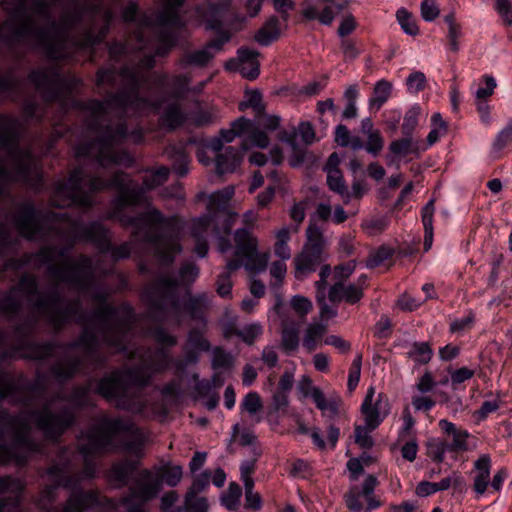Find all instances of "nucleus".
I'll list each match as a JSON object with an SVG mask.
<instances>
[{
    "mask_svg": "<svg viewBox=\"0 0 512 512\" xmlns=\"http://www.w3.org/2000/svg\"><path fill=\"white\" fill-rule=\"evenodd\" d=\"M510 143H512V118L496 135L493 141V150L500 151Z\"/></svg>",
    "mask_w": 512,
    "mask_h": 512,
    "instance_id": "48",
    "label": "nucleus"
},
{
    "mask_svg": "<svg viewBox=\"0 0 512 512\" xmlns=\"http://www.w3.org/2000/svg\"><path fill=\"white\" fill-rule=\"evenodd\" d=\"M241 161L240 152L233 147H228L216 156V171L220 175L231 173L240 165Z\"/></svg>",
    "mask_w": 512,
    "mask_h": 512,
    "instance_id": "26",
    "label": "nucleus"
},
{
    "mask_svg": "<svg viewBox=\"0 0 512 512\" xmlns=\"http://www.w3.org/2000/svg\"><path fill=\"white\" fill-rule=\"evenodd\" d=\"M236 317L230 323H226L223 327V335L225 338H230L237 335L247 345H252L263 333V327L258 322H253L245 325L239 330L234 328Z\"/></svg>",
    "mask_w": 512,
    "mask_h": 512,
    "instance_id": "22",
    "label": "nucleus"
},
{
    "mask_svg": "<svg viewBox=\"0 0 512 512\" xmlns=\"http://www.w3.org/2000/svg\"><path fill=\"white\" fill-rule=\"evenodd\" d=\"M280 34L278 19L271 17L255 34V41L262 46H268L275 41Z\"/></svg>",
    "mask_w": 512,
    "mask_h": 512,
    "instance_id": "31",
    "label": "nucleus"
},
{
    "mask_svg": "<svg viewBox=\"0 0 512 512\" xmlns=\"http://www.w3.org/2000/svg\"><path fill=\"white\" fill-rule=\"evenodd\" d=\"M326 332V324L322 322H311L304 330L303 347L307 351H313L321 343Z\"/></svg>",
    "mask_w": 512,
    "mask_h": 512,
    "instance_id": "29",
    "label": "nucleus"
},
{
    "mask_svg": "<svg viewBox=\"0 0 512 512\" xmlns=\"http://www.w3.org/2000/svg\"><path fill=\"white\" fill-rule=\"evenodd\" d=\"M247 108L253 109L256 115L263 112L264 104L262 95L258 90H248L245 92L244 100L239 104V109L245 110Z\"/></svg>",
    "mask_w": 512,
    "mask_h": 512,
    "instance_id": "40",
    "label": "nucleus"
},
{
    "mask_svg": "<svg viewBox=\"0 0 512 512\" xmlns=\"http://www.w3.org/2000/svg\"><path fill=\"white\" fill-rule=\"evenodd\" d=\"M447 131L448 125L447 122L443 120L442 115L439 112L434 113L431 116V130L428 133L426 146L423 148V150L437 143L443 136L446 135Z\"/></svg>",
    "mask_w": 512,
    "mask_h": 512,
    "instance_id": "32",
    "label": "nucleus"
},
{
    "mask_svg": "<svg viewBox=\"0 0 512 512\" xmlns=\"http://www.w3.org/2000/svg\"><path fill=\"white\" fill-rule=\"evenodd\" d=\"M232 0H205V5L196 7V15L198 21L195 22L199 26L205 23V29L214 31L217 34L216 39L207 43L203 48L198 49L186 55L184 62L193 66L207 65L218 53L223 50V46L228 43L232 35L243 29L246 18L237 16L223 29L220 20L222 13L230 6Z\"/></svg>",
    "mask_w": 512,
    "mask_h": 512,
    "instance_id": "3",
    "label": "nucleus"
},
{
    "mask_svg": "<svg viewBox=\"0 0 512 512\" xmlns=\"http://www.w3.org/2000/svg\"><path fill=\"white\" fill-rule=\"evenodd\" d=\"M463 484V477L459 472H452L449 476L443 478L439 482L422 481L416 487V494L419 497H427L438 491H444L451 486H460Z\"/></svg>",
    "mask_w": 512,
    "mask_h": 512,
    "instance_id": "21",
    "label": "nucleus"
},
{
    "mask_svg": "<svg viewBox=\"0 0 512 512\" xmlns=\"http://www.w3.org/2000/svg\"><path fill=\"white\" fill-rule=\"evenodd\" d=\"M440 429L452 437L451 447L454 451H466L468 449L467 440L470 436L465 429H459L456 425L446 419H441L438 423Z\"/></svg>",
    "mask_w": 512,
    "mask_h": 512,
    "instance_id": "25",
    "label": "nucleus"
},
{
    "mask_svg": "<svg viewBox=\"0 0 512 512\" xmlns=\"http://www.w3.org/2000/svg\"><path fill=\"white\" fill-rule=\"evenodd\" d=\"M125 136V129L120 127L115 133L103 140L91 143L87 147L78 146L76 148V155L78 157H96L97 162L102 167H109L113 164L126 165L131 159L126 152L121 151L118 147L119 141Z\"/></svg>",
    "mask_w": 512,
    "mask_h": 512,
    "instance_id": "10",
    "label": "nucleus"
},
{
    "mask_svg": "<svg viewBox=\"0 0 512 512\" xmlns=\"http://www.w3.org/2000/svg\"><path fill=\"white\" fill-rule=\"evenodd\" d=\"M491 467L492 459L489 454H481L473 463L471 475L477 498L483 496L489 489Z\"/></svg>",
    "mask_w": 512,
    "mask_h": 512,
    "instance_id": "17",
    "label": "nucleus"
},
{
    "mask_svg": "<svg viewBox=\"0 0 512 512\" xmlns=\"http://www.w3.org/2000/svg\"><path fill=\"white\" fill-rule=\"evenodd\" d=\"M163 10L156 18V25L162 30L160 41L167 47L174 45L176 39L172 32L184 27L188 21L180 15L185 0H159Z\"/></svg>",
    "mask_w": 512,
    "mask_h": 512,
    "instance_id": "11",
    "label": "nucleus"
},
{
    "mask_svg": "<svg viewBox=\"0 0 512 512\" xmlns=\"http://www.w3.org/2000/svg\"><path fill=\"white\" fill-rule=\"evenodd\" d=\"M389 151L395 157H405L409 154L418 153L419 149L412 136H404L402 139L392 141L389 145Z\"/></svg>",
    "mask_w": 512,
    "mask_h": 512,
    "instance_id": "34",
    "label": "nucleus"
},
{
    "mask_svg": "<svg viewBox=\"0 0 512 512\" xmlns=\"http://www.w3.org/2000/svg\"><path fill=\"white\" fill-rule=\"evenodd\" d=\"M298 137H300L304 145L312 144L315 141V132L312 124L301 122L297 129H293L291 132H282L280 135V140L287 144L294 152V155L289 159V164L292 167H299L304 160V151L296 142Z\"/></svg>",
    "mask_w": 512,
    "mask_h": 512,
    "instance_id": "13",
    "label": "nucleus"
},
{
    "mask_svg": "<svg viewBox=\"0 0 512 512\" xmlns=\"http://www.w3.org/2000/svg\"><path fill=\"white\" fill-rule=\"evenodd\" d=\"M420 13L426 22H432L438 18L440 9L436 0H423L420 4Z\"/></svg>",
    "mask_w": 512,
    "mask_h": 512,
    "instance_id": "51",
    "label": "nucleus"
},
{
    "mask_svg": "<svg viewBox=\"0 0 512 512\" xmlns=\"http://www.w3.org/2000/svg\"><path fill=\"white\" fill-rule=\"evenodd\" d=\"M396 18L402 30L410 36H416L419 33V28L412 17V15L404 8H401L396 13Z\"/></svg>",
    "mask_w": 512,
    "mask_h": 512,
    "instance_id": "43",
    "label": "nucleus"
},
{
    "mask_svg": "<svg viewBox=\"0 0 512 512\" xmlns=\"http://www.w3.org/2000/svg\"><path fill=\"white\" fill-rule=\"evenodd\" d=\"M156 109L163 108L161 115L162 124L168 128L174 129L180 126L186 119V115L181 111L179 104L173 99L171 101H163L161 103H152Z\"/></svg>",
    "mask_w": 512,
    "mask_h": 512,
    "instance_id": "23",
    "label": "nucleus"
},
{
    "mask_svg": "<svg viewBox=\"0 0 512 512\" xmlns=\"http://www.w3.org/2000/svg\"><path fill=\"white\" fill-rule=\"evenodd\" d=\"M241 496V487L237 483L232 482L229 484L226 493L221 497V503L228 510H234L238 506Z\"/></svg>",
    "mask_w": 512,
    "mask_h": 512,
    "instance_id": "42",
    "label": "nucleus"
},
{
    "mask_svg": "<svg viewBox=\"0 0 512 512\" xmlns=\"http://www.w3.org/2000/svg\"><path fill=\"white\" fill-rule=\"evenodd\" d=\"M290 306L300 317L306 316L312 310V302L302 295H294Z\"/></svg>",
    "mask_w": 512,
    "mask_h": 512,
    "instance_id": "54",
    "label": "nucleus"
},
{
    "mask_svg": "<svg viewBox=\"0 0 512 512\" xmlns=\"http://www.w3.org/2000/svg\"><path fill=\"white\" fill-rule=\"evenodd\" d=\"M376 428H371L365 422L364 425L355 427V442L364 449H369L374 445V441L370 433Z\"/></svg>",
    "mask_w": 512,
    "mask_h": 512,
    "instance_id": "47",
    "label": "nucleus"
},
{
    "mask_svg": "<svg viewBox=\"0 0 512 512\" xmlns=\"http://www.w3.org/2000/svg\"><path fill=\"white\" fill-rule=\"evenodd\" d=\"M160 367L143 365L134 370L116 371L111 376L103 378L98 385V392L109 401H115L116 405L135 411H141V407L125 400L126 396L133 393L136 388L146 385L152 372L160 370Z\"/></svg>",
    "mask_w": 512,
    "mask_h": 512,
    "instance_id": "7",
    "label": "nucleus"
},
{
    "mask_svg": "<svg viewBox=\"0 0 512 512\" xmlns=\"http://www.w3.org/2000/svg\"><path fill=\"white\" fill-rule=\"evenodd\" d=\"M324 259L325 256L302 247L293 260L295 277L303 279L308 274L314 272Z\"/></svg>",
    "mask_w": 512,
    "mask_h": 512,
    "instance_id": "20",
    "label": "nucleus"
},
{
    "mask_svg": "<svg viewBox=\"0 0 512 512\" xmlns=\"http://www.w3.org/2000/svg\"><path fill=\"white\" fill-rule=\"evenodd\" d=\"M240 407L250 415L256 414L262 407L260 396L257 392H249L244 397Z\"/></svg>",
    "mask_w": 512,
    "mask_h": 512,
    "instance_id": "52",
    "label": "nucleus"
},
{
    "mask_svg": "<svg viewBox=\"0 0 512 512\" xmlns=\"http://www.w3.org/2000/svg\"><path fill=\"white\" fill-rule=\"evenodd\" d=\"M199 275V269L194 264L184 265L179 273V280L176 285H186L193 282Z\"/></svg>",
    "mask_w": 512,
    "mask_h": 512,
    "instance_id": "59",
    "label": "nucleus"
},
{
    "mask_svg": "<svg viewBox=\"0 0 512 512\" xmlns=\"http://www.w3.org/2000/svg\"><path fill=\"white\" fill-rule=\"evenodd\" d=\"M219 118V112L218 110L214 108H209L206 110H201L197 112L194 116L192 121L197 126H203L208 125L213 122H215Z\"/></svg>",
    "mask_w": 512,
    "mask_h": 512,
    "instance_id": "56",
    "label": "nucleus"
},
{
    "mask_svg": "<svg viewBox=\"0 0 512 512\" xmlns=\"http://www.w3.org/2000/svg\"><path fill=\"white\" fill-rule=\"evenodd\" d=\"M210 483V472L204 471L200 474H197L194 478L192 486L188 490V492H193V494H200L204 491Z\"/></svg>",
    "mask_w": 512,
    "mask_h": 512,
    "instance_id": "61",
    "label": "nucleus"
},
{
    "mask_svg": "<svg viewBox=\"0 0 512 512\" xmlns=\"http://www.w3.org/2000/svg\"><path fill=\"white\" fill-rule=\"evenodd\" d=\"M182 467L159 466L153 470L141 471L130 494L124 498L125 505L129 512H147L148 502L155 498L162 489L163 483L168 486H176L182 478Z\"/></svg>",
    "mask_w": 512,
    "mask_h": 512,
    "instance_id": "5",
    "label": "nucleus"
},
{
    "mask_svg": "<svg viewBox=\"0 0 512 512\" xmlns=\"http://www.w3.org/2000/svg\"><path fill=\"white\" fill-rule=\"evenodd\" d=\"M494 8L505 24H512V3L510 0H495Z\"/></svg>",
    "mask_w": 512,
    "mask_h": 512,
    "instance_id": "58",
    "label": "nucleus"
},
{
    "mask_svg": "<svg viewBox=\"0 0 512 512\" xmlns=\"http://www.w3.org/2000/svg\"><path fill=\"white\" fill-rule=\"evenodd\" d=\"M18 230L24 237L34 240L38 238V219L34 214H26L17 222Z\"/></svg>",
    "mask_w": 512,
    "mask_h": 512,
    "instance_id": "38",
    "label": "nucleus"
},
{
    "mask_svg": "<svg viewBox=\"0 0 512 512\" xmlns=\"http://www.w3.org/2000/svg\"><path fill=\"white\" fill-rule=\"evenodd\" d=\"M258 52L255 50L240 48L236 59L226 62L225 68L229 71H239L240 74L250 80L259 75Z\"/></svg>",
    "mask_w": 512,
    "mask_h": 512,
    "instance_id": "16",
    "label": "nucleus"
},
{
    "mask_svg": "<svg viewBox=\"0 0 512 512\" xmlns=\"http://www.w3.org/2000/svg\"><path fill=\"white\" fill-rule=\"evenodd\" d=\"M289 259H282L278 258L277 260L273 261L269 266V273L271 278L273 279L271 285L274 287H279L286 275H287V265L286 261Z\"/></svg>",
    "mask_w": 512,
    "mask_h": 512,
    "instance_id": "45",
    "label": "nucleus"
},
{
    "mask_svg": "<svg viewBox=\"0 0 512 512\" xmlns=\"http://www.w3.org/2000/svg\"><path fill=\"white\" fill-rule=\"evenodd\" d=\"M73 414L69 410H64L59 414H52L45 410L33 415L32 420L47 437L55 438L60 435L73 422Z\"/></svg>",
    "mask_w": 512,
    "mask_h": 512,
    "instance_id": "14",
    "label": "nucleus"
},
{
    "mask_svg": "<svg viewBox=\"0 0 512 512\" xmlns=\"http://www.w3.org/2000/svg\"><path fill=\"white\" fill-rule=\"evenodd\" d=\"M434 200H430L422 209V223L424 227V249L428 251L433 243V215Z\"/></svg>",
    "mask_w": 512,
    "mask_h": 512,
    "instance_id": "33",
    "label": "nucleus"
},
{
    "mask_svg": "<svg viewBox=\"0 0 512 512\" xmlns=\"http://www.w3.org/2000/svg\"><path fill=\"white\" fill-rule=\"evenodd\" d=\"M189 80L186 77H163L160 80L162 86L169 87L176 95L186 91Z\"/></svg>",
    "mask_w": 512,
    "mask_h": 512,
    "instance_id": "53",
    "label": "nucleus"
},
{
    "mask_svg": "<svg viewBox=\"0 0 512 512\" xmlns=\"http://www.w3.org/2000/svg\"><path fill=\"white\" fill-rule=\"evenodd\" d=\"M340 161V157L337 153H332L329 156L325 166L327 184L331 191L339 194L341 198H347L348 187L345 183L342 172L338 168Z\"/></svg>",
    "mask_w": 512,
    "mask_h": 512,
    "instance_id": "19",
    "label": "nucleus"
},
{
    "mask_svg": "<svg viewBox=\"0 0 512 512\" xmlns=\"http://www.w3.org/2000/svg\"><path fill=\"white\" fill-rule=\"evenodd\" d=\"M281 345L285 352L291 353L299 347V328L296 323L283 326Z\"/></svg>",
    "mask_w": 512,
    "mask_h": 512,
    "instance_id": "35",
    "label": "nucleus"
},
{
    "mask_svg": "<svg viewBox=\"0 0 512 512\" xmlns=\"http://www.w3.org/2000/svg\"><path fill=\"white\" fill-rule=\"evenodd\" d=\"M499 407L500 403L498 400L484 401L479 410L474 413V416L478 421H483L489 414L497 411Z\"/></svg>",
    "mask_w": 512,
    "mask_h": 512,
    "instance_id": "63",
    "label": "nucleus"
},
{
    "mask_svg": "<svg viewBox=\"0 0 512 512\" xmlns=\"http://www.w3.org/2000/svg\"><path fill=\"white\" fill-rule=\"evenodd\" d=\"M235 250L234 259L226 264V271L217 279V293L222 298L231 295L232 282L230 273L244 267L252 275H257L266 270L270 254L259 251V241L248 229H237L234 233Z\"/></svg>",
    "mask_w": 512,
    "mask_h": 512,
    "instance_id": "4",
    "label": "nucleus"
},
{
    "mask_svg": "<svg viewBox=\"0 0 512 512\" xmlns=\"http://www.w3.org/2000/svg\"><path fill=\"white\" fill-rule=\"evenodd\" d=\"M298 232L297 226H282L274 231L275 243L273 245L274 255L277 258L290 259L292 255L289 242L291 236Z\"/></svg>",
    "mask_w": 512,
    "mask_h": 512,
    "instance_id": "24",
    "label": "nucleus"
},
{
    "mask_svg": "<svg viewBox=\"0 0 512 512\" xmlns=\"http://www.w3.org/2000/svg\"><path fill=\"white\" fill-rule=\"evenodd\" d=\"M212 362L214 367H229L233 363V357L222 349H215Z\"/></svg>",
    "mask_w": 512,
    "mask_h": 512,
    "instance_id": "64",
    "label": "nucleus"
},
{
    "mask_svg": "<svg viewBox=\"0 0 512 512\" xmlns=\"http://www.w3.org/2000/svg\"><path fill=\"white\" fill-rule=\"evenodd\" d=\"M393 85L391 82L381 79L377 81L373 88V94L369 99L370 109L379 110L390 98Z\"/></svg>",
    "mask_w": 512,
    "mask_h": 512,
    "instance_id": "30",
    "label": "nucleus"
},
{
    "mask_svg": "<svg viewBox=\"0 0 512 512\" xmlns=\"http://www.w3.org/2000/svg\"><path fill=\"white\" fill-rule=\"evenodd\" d=\"M334 0H304L303 16L308 20H319L324 25H330L335 16L333 9Z\"/></svg>",
    "mask_w": 512,
    "mask_h": 512,
    "instance_id": "18",
    "label": "nucleus"
},
{
    "mask_svg": "<svg viewBox=\"0 0 512 512\" xmlns=\"http://www.w3.org/2000/svg\"><path fill=\"white\" fill-rule=\"evenodd\" d=\"M255 470V460H245L240 466V476L244 486H254L252 474Z\"/></svg>",
    "mask_w": 512,
    "mask_h": 512,
    "instance_id": "60",
    "label": "nucleus"
},
{
    "mask_svg": "<svg viewBox=\"0 0 512 512\" xmlns=\"http://www.w3.org/2000/svg\"><path fill=\"white\" fill-rule=\"evenodd\" d=\"M135 468L134 463L131 462L115 463L108 473L109 483L114 487L126 485Z\"/></svg>",
    "mask_w": 512,
    "mask_h": 512,
    "instance_id": "28",
    "label": "nucleus"
},
{
    "mask_svg": "<svg viewBox=\"0 0 512 512\" xmlns=\"http://www.w3.org/2000/svg\"><path fill=\"white\" fill-rule=\"evenodd\" d=\"M185 509L187 512H208V500L199 494L187 492L185 496Z\"/></svg>",
    "mask_w": 512,
    "mask_h": 512,
    "instance_id": "44",
    "label": "nucleus"
},
{
    "mask_svg": "<svg viewBox=\"0 0 512 512\" xmlns=\"http://www.w3.org/2000/svg\"><path fill=\"white\" fill-rule=\"evenodd\" d=\"M367 277L359 276L356 283H346L345 281H336L328 291V298L331 302L345 301L350 304L357 303L363 296V286Z\"/></svg>",
    "mask_w": 512,
    "mask_h": 512,
    "instance_id": "15",
    "label": "nucleus"
},
{
    "mask_svg": "<svg viewBox=\"0 0 512 512\" xmlns=\"http://www.w3.org/2000/svg\"><path fill=\"white\" fill-rule=\"evenodd\" d=\"M389 412L388 398L382 393L376 395L374 387H369L361 405L364 422L371 428H377Z\"/></svg>",
    "mask_w": 512,
    "mask_h": 512,
    "instance_id": "12",
    "label": "nucleus"
},
{
    "mask_svg": "<svg viewBox=\"0 0 512 512\" xmlns=\"http://www.w3.org/2000/svg\"><path fill=\"white\" fill-rule=\"evenodd\" d=\"M427 448L429 456L436 462H442L448 451H454L449 443L441 439H431Z\"/></svg>",
    "mask_w": 512,
    "mask_h": 512,
    "instance_id": "41",
    "label": "nucleus"
},
{
    "mask_svg": "<svg viewBox=\"0 0 512 512\" xmlns=\"http://www.w3.org/2000/svg\"><path fill=\"white\" fill-rule=\"evenodd\" d=\"M326 246L327 239L324 237L321 228L310 223L306 229V241L303 248L325 256Z\"/></svg>",
    "mask_w": 512,
    "mask_h": 512,
    "instance_id": "27",
    "label": "nucleus"
},
{
    "mask_svg": "<svg viewBox=\"0 0 512 512\" xmlns=\"http://www.w3.org/2000/svg\"><path fill=\"white\" fill-rule=\"evenodd\" d=\"M234 192L233 186L213 192L208 198V213L192 220L191 235L196 242L195 252L200 258L208 253L207 238L212 231L218 238L220 252H226L230 248V243L224 235L230 234L238 218V214L226 211Z\"/></svg>",
    "mask_w": 512,
    "mask_h": 512,
    "instance_id": "2",
    "label": "nucleus"
},
{
    "mask_svg": "<svg viewBox=\"0 0 512 512\" xmlns=\"http://www.w3.org/2000/svg\"><path fill=\"white\" fill-rule=\"evenodd\" d=\"M361 367H362V356L357 355L352 362V365H351V368L349 371V375H348L347 386L350 391H353L360 381Z\"/></svg>",
    "mask_w": 512,
    "mask_h": 512,
    "instance_id": "55",
    "label": "nucleus"
},
{
    "mask_svg": "<svg viewBox=\"0 0 512 512\" xmlns=\"http://www.w3.org/2000/svg\"><path fill=\"white\" fill-rule=\"evenodd\" d=\"M426 86L425 74L421 71H414L406 79V87L409 93L417 94Z\"/></svg>",
    "mask_w": 512,
    "mask_h": 512,
    "instance_id": "50",
    "label": "nucleus"
},
{
    "mask_svg": "<svg viewBox=\"0 0 512 512\" xmlns=\"http://www.w3.org/2000/svg\"><path fill=\"white\" fill-rule=\"evenodd\" d=\"M311 398L313 399L316 407L322 412L329 411L335 414L338 410V401L336 399L327 400L319 388L314 390Z\"/></svg>",
    "mask_w": 512,
    "mask_h": 512,
    "instance_id": "46",
    "label": "nucleus"
},
{
    "mask_svg": "<svg viewBox=\"0 0 512 512\" xmlns=\"http://www.w3.org/2000/svg\"><path fill=\"white\" fill-rule=\"evenodd\" d=\"M169 169H159L146 174L143 186L134 188L130 180L121 173L114 172L109 182H102L95 177L84 174L82 169L74 170L67 182L57 188L56 195L66 197L69 203L86 205L87 201L82 192L96 191L104 187H116L121 190L117 200L121 208L132 207L140 211L134 218L122 219L125 225L132 226L137 236H143L154 249L156 256L162 264H169L181 253L180 233L182 225L177 216L165 217L160 211L151 207L147 190L161 185L166 181Z\"/></svg>",
    "mask_w": 512,
    "mask_h": 512,
    "instance_id": "1",
    "label": "nucleus"
},
{
    "mask_svg": "<svg viewBox=\"0 0 512 512\" xmlns=\"http://www.w3.org/2000/svg\"><path fill=\"white\" fill-rule=\"evenodd\" d=\"M138 429L129 421L104 418L100 423L81 435V454L87 458L90 454L108 450L117 439L132 437L139 439Z\"/></svg>",
    "mask_w": 512,
    "mask_h": 512,
    "instance_id": "8",
    "label": "nucleus"
},
{
    "mask_svg": "<svg viewBox=\"0 0 512 512\" xmlns=\"http://www.w3.org/2000/svg\"><path fill=\"white\" fill-rule=\"evenodd\" d=\"M432 355L433 350L427 342H415L410 346L407 352V357L417 364L428 363Z\"/></svg>",
    "mask_w": 512,
    "mask_h": 512,
    "instance_id": "36",
    "label": "nucleus"
},
{
    "mask_svg": "<svg viewBox=\"0 0 512 512\" xmlns=\"http://www.w3.org/2000/svg\"><path fill=\"white\" fill-rule=\"evenodd\" d=\"M90 2L93 5L99 6V0H90ZM113 17V12L110 9L103 7H94L91 9L75 8L73 11H66L62 15L60 22L57 25L53 24L47 31V35L55 41L63 43L67 41L70 31L76 28L81 21L87 18H92L94 21H101L102 27L97 34H94L92 30H89L84 39L74 43L78 49H85L93 46L97 42H100L104 38Z\"/></svg>",
    "mask_w": 512,
    "mask_h": 512,
    "instance_id": "6",
    "label": "nucleus"
},
{
    "mask_svg": "<svg viewBox=\"0 0 512 512\" xmlns=\"http://www.w3.org/2000/svg\"><path fill=\"white\" fill-rule=\"evenodd\" d=\"M330 273L331 269L329 265H324L321 267L319 272L320 280L316 282V299L318 303H322L324 301L326 279L328 278Z\"/></svg>",
    "mask_w": 512,
    "mask_h": 512,
    "instance_id": "62",
    "label": "nucleus"
},
{
    "mask_svg": "<svg viewBox=\"0 0 512 512\" xmlns=\"http://www.w3.org/2000/svg\"><path fill=\"white\" fill-rule=\"evenodd\" d=\"M366 136H367V142L365 145L366 151L372 155H377L383 149V146H384V141H383L380 131L376 130Z\"/></svg>",
    "mask_w": 512,
    "mask_h": 512,
    "instance_id": "57",
    "label": "nucleus"
},
{
    "mask_svg": "<svg viewBox=\"0 0 512 512\" xmlns=\"http://www.w3.org/2000/svg\"><path fill=\"white\" fill-rule=\"evenodd\" d=\"M390 219L386 215H375L362 222V228L366 234L375 236L387 229Z\"/></svg>",
    "mask_w": 512,
    "mask_h": 512,
    "instance_id": "37",
    "label": "nucleus"
},
{
    "mask_svg": "<svg viewBox=\"0 0 512 512\" xmlns=\"http://www.w3.org/2000/svg\"><path fill=\"white\" fill-rule=\"evenodd\" d=\"M420 114L421 108L417 104L411 106L406 111L402 123V132L404 136H412L415 128L418 125Z\"/></svg>",
    "mask_w": 512,
    "mask_h": 512,
    "instance_id": "39",
    "label": "nucleus"
},
{
    "mask_svg": "<svg viewBox=\"0 0 512 512\" xmlns=\"http://www.w3.org/2000/svg\"><path fill=\"white\" fill-rule=\"evenodd\" d=\"M255 129L258 132H263L260 130V127L265 128L267 131H274L279 127L280 117L276 115H264L263 112L261 114H257V117L254 121Z\"/></svg>",
    "mask_w": 512,
    "mask_h": 512,
    "instance_id": "49",
    "label": "nucleus"
},
{
    "mask_svg": "<svg viewBox=\"0 0 512 512\" xmlns=\"http://www.w3.org/2000/svg\"><path fill=\"white\" fill-rule=\"evenodd\" d=\"M236 137L243 138L245 149L249 147L266 148L269 144L267 134L258 132L251 120L240 117L232 122L231 128L222 129L217 137L208 141V147L214 154L222 150L225 143H231Z\"/></svg>",
    "mask_w": 512,
    "mask_h": 512,
    "instance_id": "9",
    "label": "nucleus"
}]
</instances>
